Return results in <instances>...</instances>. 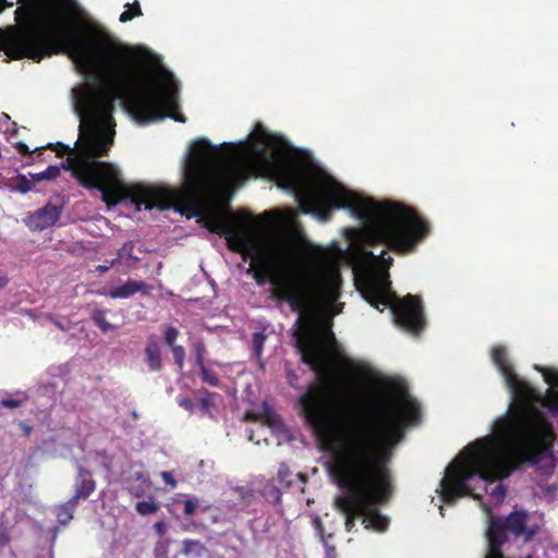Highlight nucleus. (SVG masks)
<instances>
[{
    "mask_svg": "<svg viewBox=\"0 0 558 558\" xmlns=\"http://www.w3.org/2000/svg\"><path fill=\"white\" fill-rule=\"evenodd\" d=\"M125 8L126 10L121 13L119 19L121 23H126L129 21H132L134 17L143 15L138 1H134L132 4H125Z\"/></svg>",
    "mask_w": 558,
    "mask_h": 558,
    "instance_id": "obj_20",
    "label": "nucleus"
},
{
    "mask_svg": "<svg viewBox=\"0 0 558 558\" xmlns=\"http://www.w3.org/2000/svg\"><path fill=\"white\" fill-rule=\"evenodd\" d=\"M267 336L263 331L254 332L252 336L253 352L257 359L262 357Z\"/></svg>",
    "mask_w": 558,
    "mask_h": 558,
    "instance_id": "obj_24",
    "label": "nucleus"
},
{
    "mask_svg": "<svg viewBox=\"0 0 558 558\" xmlns=\"http://www.w3.org/2000/svg\"><path fill=\"white\" fill-rule=\"evenodd\" d=\"M14 147L22 156H29L32 154V150L28 148V146L23 142H16L14 144ZM33 153H35L33 150Z\"/></svg>",
    "mask_w": 558,
    "mask_h": 558,
    "instance_id": "obj_36",
    "label": "nucleus"
},
{
    "mask_svg": "<svg viewBox=\"0 0 558 558\" xmlns=\"http://www.w3.org/2000/svg\"><path fill=\"white\" fill-rule=\"evenodd\" d=\"M90 318L93 320V323L102 331V332H108L112 329H114V326L111 325L107 319H106V311L105 310H101V308H94L92 314H90Z\"/></svg>",
    "mask_w": 558,
    "mask_h": 558,
    "instance_id": "obj_18",
    "label": "nucleus"
},
{
    "mask_svg": "<svg viewBox=\"0 0 558 558\" xmlns=\"http://www.w3.org/2000/svg\"><path fill=\"white\" fill-rule=\"evenodd\" d=\"M507 387L509 388L512 399L521 407H526L534 400H537L535 390L521 379L515 373L505 378Z\"/></svg>",
    "mask_w": 558,
    "mask_h": 558,
    "instance_id": "obj_9",
    "label": "nucleus"
},
{
    "mask_svg": "<svg viewBox=\"0 0 558 558\" xmlns=\"http://www.w3.org/2000/svg\"><path fill=\"white\" fill-rule=\"evenodd\" d=\"M313 523H314V526H315L317 533L319 534L320 541L327 547L328 554H330L331 551L335 553V550H336L335 546H329L327 544V539H326V536H325V530H324V525H323L322 520L318 517H316L313 520Z\"/></svg>",
    "mask_w": 558,
    "mask_h": 558,
    "instance_id": "obj_31",
    "label": "nucleus"
},
{
    "mask_svg": "<svg viewBox=\"0 0 558 558\" xmlns=\"http://www.w3.org/2000/svg\"><path fill=\"white\" fill-rule=\"evenodd\" d=\"M281 180L294 190L300 213L328 221L335 209H350L361 220V227L345 230L355 255L369 263L356 277V289L374 308L389 307L398 327L418 336L426 326L421 298L407 294L399 299L391 290L388 274L393 258L385 257L386 250L375 255L367 247L384 244L398 254L412 253L430 233L429 222L404 204L360 197L327 173L313 174L302 186L291 170H283Z\"/></svg>",
    "mask_w": 558,
    "mask_h": 558,
    "instance_id": "obj_3",
    "label": "nucleus"
},
{
    "mask_svg": "<svg viewBox=\"0 0 558 558\" xmlns=\"http://www.w3.org/2000/svg\"><path fill=\"white\" fill-rule=\"evenodd\" d=\"M13 2H9L8 0H0V12H2L4 9L12 8Z\"/></svg>",
    "mask_w": 558,
    "mask_h": 558,
    "instance_id": "obj_43",
    "label": "nucleus"
},
{
    "mask_svg": "<svg viewBox=\"0 0 558 558\" xmlns=\"http://www.w3.org/2000/svg\"><path fill=\"white\" fill-rule=\"evenodd\" d=\"M170 349L173 355L174 364L180 369H182L185 361V349L181 344L171 347Z\"/></svg>",
    "mask_w": 558,
    "mask_h": 558,
    "instance_id": "obj_29",
    "label": "nucleus"
},
{
    "mask_svg": "<svg viewBox=\"0 0 558 558\" xmlns=\"http://www.w3.org/2000/svg\"><path fill=\"white\" fill-rule=\"evenodd\" d=\"M380 504H372L368 509L363 513L362 523L365 529H373L378 532H384L388 527L389 521L387 517L383 515L378 509Z\"/></svg>",
    "mask_w": 558,
    "mask_h": 558,
    "instance_id": "obj_12",
    "label": "nucleus"
},
{
    "mask_svg": "<svg viewBox=\"0 0 558 558\" xmlns=\"http://www.w3.org/2000/svg\"><path fill=\"white\" fill-rule=\"evenodd\" d=\"M492 495L496 497L497 500H502L506 496V488L502 484L497 485L494 489Z\"/></svg>",
    "mask_w": 558,
    "mask_h": 558,
    "instance_id": "obj_39",
    "label": "nucleus"
},
{
    "mask_svg": "<svg viewBox=\"0 0 558 558\" xmlns=\"http://www.w3.org/2000/svg\"><path fill=\"white\" fill-rule=\"evenodd\" d=\"M302 362L313 369L319 384L308 385L299 403L305 422L323 440L332 441L330 473L342 495L335 507L344 515L351 532L372 504H386L393 494L389 462L393 448L403 439L409 424L421 420L418 403L408 395L399 398L377 397L365 412L344 415L335 433V414L342 390L338 384L354 371L352 364L336 369L328 348L336 343L330 326L316 331L308 323L295 333Z\"/></svg>",
    "mask_w": 558,
    "mask_h": 558,
    "instance_id": "obj_2",
    "label": "nucleus"
},
{
    "mask_svg": "<svg viewBox=\"0 0 558 558\" xmlns=\"http://www.w3.org/2000/svg\"><path fill=\"white\" fill-rule=\"evenodd\" d=\"M2 117H3L4 119H7V120H9V119H10V117H9L7 113H2Z\"/></svg>",
    "mask_w": 558,
    "mask_h": 558,
    "instance_id": "obj_47",
    "label": "nucleus"
},
{
    "mask_svg": "<svg viewBox=\"0 0 558 558\" xmlns=\"http://www.w3.org/2000/svg\"><path fill=\"white\" fill-rule=\"evenodd\" d=\"M135 509L141 515H149V514L156 513L159 509V506L157 502H155L151 499L150 500H142V501L136 502Z\"/></svg>",
    "mask_w": 558,
    "mask_h": 558,
    "instance_id": "obj_23",
    "label": "nucleus"
},
{
    "mask_svg": "<svg viewBox=\"0 0 558 558\" xmlns=\"http://www.w3.org/2000/svg\"><path fill=\"white\" fill-rule=\"evenodd\" d=\"M178 404L183 408L184 410L189 411V412H193L194 411V402L192 401V399L190 398H186V397H182V398H179L178 399Z\"/></svg>",
    "mask_w": 558,
    "mask_h": 558,
    "instance_id": "obj_34",
    "label": "nucleus"
},
{
    "mask_svg": "<svg viewBox=\"0 0 558 558\" xmlns=\"http://www.w3.org/2000/svg\"><path fill=\"white\" fill-rule=\"evenodd\" d=\"M193 350L195 354V363L198 367L205 365L206 345L203 341L198 340L193 343Z\"/></svg>",
    "mask_w": 558,
    "mask_h": 558,
    "instance_id": "obj_25",
    "label": "nucleus"
},
{
    "mask_svg": "<svg viewBox=\"0 0 558 558\" xmlns=\"http://www.w3.org/2000/svg\"><path fill=\"white\" fill-rule=\"evenodd\" d=\"M48 318L53 323V325L58 329H60L62 331L66 330L65 326L60 320H58L56 317H53L52 315H48Z\"/></svg>",
    "mask_w": 558,
    "mask_h": 558,
    "instance_id": "obj_42",
    "label": "nucleus"
},
{
    "mask_svg": "<svg viewBox=\"0 0 558 558\" xmlns=\"http://www.w3.org/2000/svg\"><path fill=\"white\" fill-rule=\"evenodd\" d=\"M220 149L207 138H198L191 144L184 170L185 183L177 194L187 216L204 218L211 232L226 236L231 251L242 254L244 259L250 257L246 272L252 274L259 286L269 280L274 298L287 302L293 312L302 313L310 304L318 303L332 306V315L340 314L343 304L335 305L341 288L338 271L318 266L298 272L282 271L289 256L264 248L248 234L254 219L251 215L205 214L206 204L217 198L228 183L242 184L247 179V171L242 166L220 168Z\"/></svg>",
    "mask_w": 558,
    "mask_h": 558,
    "instance_id": "obj_4",
    "label": "nucleus"
},
{
    "mask_svg": "<svg viewBox=\"0 0 558 558\" xmlns=\"http://www.w3.org/2000/svg\"><path fill=\"white\" fill-rule=\"evenodd\" d=\"M9 282V279L5 276H0V289L4 288Z\"/></svg>",
    "mask_w": 558,
    "mask_h": 558,
    "instance_id": "obj_44",
    "label": "nucleus"
},
{
    "mask_svg": "<svg viewBox=\"0 0 558 558\" xmlns=\"http://www.w3.org/2000/svg\"><path fill=\"white\" fill-rule=\"evenodd\" d=\"M198 502L199 500L196 497L182 500L181 504L183 505L184 515L192 517L195 513L196 508L198 507Z\"/></svg>",
    "mask_w": 558,
    "mask_h": 558,
    "instance_id": "obj_30",
    "label": "nucleus"
},
{
    "mask_svg": "<svg viewBox=\"0 0 558 558\" xmlns=\"http://www.w3.org/2000/svg\"><path fill=\"white\" fill-rule=\"evenodd\" d=\"M532 536V533H527L526 538L529 539Z\"/></svg>",
    "mask_w": 558,
    "mask_h": 558,
    "instance_id": "obj_48",
    "label": "nucleus"
},
{
    "mask_svg": "<svg viewBox=\"0 0 558 558\" xmlns=\"http://www.w3.org/2000/svg\"><path fill=\"white\" fill-rule=\"evenodd\" d=\"M95 489L96 482L93 480L92 472L84 466H78L74 483V495L71 499L78 504L81 499H87Z\"/></svg>",
    "mask_w": 558,
    "mask_h": 558,
    "instance_id": "obj_10",
    "label": "nucleus"
},
{
    "mask_svg": "<svg viewBox=\"0 0 558 558\" xmlns=\"http://www.w3.org/2000/svg\"><path fill=\"white\" fill-rule=\"evenodd\" d=\"M9 543V537L5 534H0V544L5 545Z\"/></svg>",
    "mask_w": 558,
    "mask_h": 558,
    "instance_id": "obj_45",
    "label": "nucleus"
},
{
    "mask_svg": "<svg viewBox=\"0 0 558 558\" xmlns=\"http://www.w3.org/2000/svg\"><path fill=\"white\" fill-rule=\"evenodd\" d=\"M555 440L551 424L537 410L500 417L494 434L470 442L446 470L439 495L444 502L471 494L468 482L504 480L525 464H538Z\"/></svg>",
    "mask_w": 558,
    "mask_h": 558,
    "instance_id": "obj_5",
    "label": "nucleus"
},
{
    "mask_svg": "<svg viewBox=\"0 0 558 558\" xmlns=\"http://www.w3.org/2000/svg\"><path fill=\"white\" fill-rule=\"evenodd\" d=\"M78 504L71 498L57 509V520L59 524L66 525L72 519Z\"/></svg>",
    "mask_w": 558,
    "mask_h": 558,
    "instance_id": "obj_16",
    "label": "nucleus"
},
{
    "mask_svg": "<svg viewBox=\"0 0 558 558\" xmlns=\"http://www.w3.org/2000/svg\"><path fill=\"white\" fill-rule=\"evenodd\" d=\"M134 243L132 241H128L123 244V246L119 250L120 256H128L130 258L133 257Z\"/></svg>",
    "mask_w": 558,
    "mask_h": 558,
    "instance_id": "obj_33",
    "label": "nucleus"
},
{
    "mask_svg": "<svg viewBox=\"0 0 558 558\" xmlns=\"http://www.w3.org/2000/svg\"><path fill=\"white\" fill-rule=\"evenodd\" d=\"M61 169H63L61 166H49L46 170L39 173L31 174V177L36 182L52 180L60 175Z\"/></svg>",
    "mask_w": 558,
    "mask_h": 558,
    "instance_id": "obj_21",
    "label": "nucleus"
},
{
    "mask_svg": "<svg viewBox=\"0 0 558 558\" xmlns=\"http://www.w3.org/2000/svg\"><path fill=\"white\" fill-rule=\"evenodd\" d=\"M296 476L302 481V482H305L306 481V475L303 474V473H298Z\"/></svg>",
    "mask_w": 558,
    "mask_h": 558,
    "instance_id": "obj_46",
    "label": "nucleus"
},
{
    "mask_svg": "<svg viewBox=\"0 0 558 558\" xmlns=\"http://www.w3.org/2000/svg\"><path fill=\"white\" fill-rule=\"evenodd\" d=\"M266 496L268 498H271V501L275 504V505H278L281 502V492L278 487L276 486H270L267 490H266Z\"/></svg>",
    "mask_w": 558,
    "mask_h": 558,
    "instance_id": "obj_32",
    "label": "nucleus"
},
{
    "mask_svg": "<svg viewBox=\"0 0 558 558\" xmlns=\"http://www.w3.org/2000/svg\"><path fill=\"white\" fill-rule=\"evenodd\" d=\"M22 3L14 12L15 21L24 23L14 35L4 36L0 48L13 60L44 58L65 52L82 73L102 74L104 80H94L72 90L75 112L81 118L80 135L72 149L63 143L36 147L43 154L49 148L62 157L64 170L85 189L101 192L108 207L130 199L146 209L169 208L174 194L163 187L135 184L126 187L120 180L118 168L100 158L108 156L114 137V101L121 100L124 110L138 123L172 118L174 116L177 86L171 74L153 76L141 81L133 72L134 51L131 47L105 36L96 40L90 36L88 23H72L64 15L48 14L40 0H19Z\"/></svg>",
    "mask_w": 558,
    "mask_h": 558,
    "instance_id": "obj_1",
    "label": "nucleus"
},
{
    "mask_svg": "<svg viewBox=\"0 0 558 558\" xmlns=\"http://www.w3.org/2000/svg\"><path fill=\"white\" fill-rule=\"evenodd\" d=\"M61 216V207L48 203L27 217L26 225L33 231H43L52 227Z\"/></svg>",
    "mask_w": 558,
    "mask_h": 558,
    "instance_id": "obj_7",
    "label": "nucleus"
},
{
    "mask_svg": "<svg viewBox=\"0 0 558 558\" xmlns=\"http://www.w3.org/2000/svg\"><path fill=\"white\" fill-rule=\"evenodd\" d=\"M253 137L258 141L260 144L263 145H266V146H269V147H274L276 149H278V147L276 146V142H277V138L270 134L264 126L263 124L260 123H257L254 128V131L252 133ZM279 142L282 143V145H286V141L283 138H278Z\"/></svg>",
    "mask_w": 558,
    "mask_h": 558,
    "instance_id": "obj_15",
    "label": "nucleus"
},
{
    "mask_svg": "<svg viewBox=\"0 0 558 558\" xmlns=\"http://www.w3.org/2000/svg\"><path fill=\"white\" fill-rule=\"evenodd\" d=\"M145 362L149 372H159L162 368L161 349L155 338H150L145 347Z\"/></svg>",
    "mask_w": 558,
    "mask_h": 558,
    "instance_id": "obj_13",
    "label": "nucleus"
},
{
    "mask_svg": "<svg viewBox=\"0 0 558 558\" xmlns=\"http://www.w3.org/2000/svg\"><path fill=\"white\" fill-rule=\"evenodd\" d=\"M206 551L205 545L198 539H184L182 543V553L185 556H202Z\"/></svg>",
    "mask_w": 558,
    "mask_h": 558,
    "instance_id": "obj_17",
    "label": "nucleus"
},
{
    "mask_svg": "<svg viewBox=\"0 0 558 558\" xmlns=\"http://www.w3.org/2000/svg\"><path fill=\"white\" fill-rule=\"evenodd\" d=\"M211 396L213 395L210 392H206V395L201 399V407L202 410L205 412L209 411V408L211 405Z\"/></svg>",
    "mask_w": 558,
    "mask_h": 558,
    "instance_id": "obj_40",
    "label": "nucleus"
},
{
    "mask_svg": "<svg viewBox=\"0 0 558 558\" xmlns=\"http://www.w3.org/2000/svg\"><path fill=\"white\" fill-rule=\"evenodd\" d=\"M291 476H292V473H291L289 466L286 463H281L278 469L279 483L284 485L286 487H290L292 485Z\"/></svg>",
    "mask_w": 558,
    "mask_h": 558,
    "instance_id": "obj_27",
    "label": "nucleus"
},
{
    "mask_svg": "<svg viewBox=\"0 0 558 558\" xmlns=\"http://www.w3.org/2000/svg\"><path fill=\"white\" fill-rule=\"evenodd\" d=\"M526 512L513 511L508 517H490L486 532L487 554L485 558H506L501 547L508 541V533L515 536L525 534Z\"/></svg>",
    "mask_w": 558,
    "mask_h": 558,
    "instance_id": "obj_6",
    "label": "nucleus"
},
{
    "mask_svg": "<svg viewBox=\"0 0 558 558\" xmlns=\"http://www.w3.org/2000/svg\"><path fill=\"white\" fill-rule=\"evenodd\" d=\"M492 359L504 378L514 373L513 366L508 360L507 351L504 347L497 345L492 350Z\"/></svg>",
    "mask_w": 558,
    "mask_h": 558,
    "instance_id": "obj_14",
    "label": "nucleus"
},
{
    "mask_svg": "<svg viewBox=\"0 0 558 558\" xmlns=\"http://www.w3.org/2000/svg\"><path fill=\"white\" fill-rule=\"evenodd\" d=\"M526 558H531V557L529 556V557H526Z\"/></svg>",
    "mask_w": 558,
    "mask_h": 558,
    "instance_id": "obj_49",
    "label": "nucleus"
},
{
    "mask_svg": "<svg viewBox=\"0 0 558 558\" xmlns=\"http://www.w3.org/2000/svg\"><path fill=\"white\" fill-rule=\"evenodd\" d=\"M119 262V258H114L110 262H108V264H105V265H98L96 268H95V271L99 272V274H105L107 272L112 266H114L117 263Z\"/></svg>",
    "mask_w": 558,
    "mask_h": 558,
    "instance_id": "obj_38",
    "label": "nucleus"
},
{
    "mask_svg": "<svg viewBox=\"0 0 558 558\" xmlns=\"http://www.w3.org/2000/svg\"><path fill=\"white\" fill-rule=\"evenodd\" d=\"M161 478L163 482L168 485H170L172 488L177 486V481L174 480L173 475L168 471H162L160 473Z\"/></svg>",
    "mask_w": 558,
    "mask_h": 558,
    "instance_id": "obj_35",
    "label": "nucleus"
},
{
    "mask_svg": "<svg viewBox=\"0 0 558 558\" xmlns=\"http://www.w3.org/2000/svg\"><path fill=\"white\" fill-rule=\"evenodd\" d=\"M28 397L25 392L17 391L14 396H8L0 400V407L8 409H17L27 401Z\"/></svg>",
    "mask_w": 558,
    "mask_h": 558,
    "instance_id": "obj_19",
    "label": "nucleus"
},
{
    "mask_svg": "<svg viewBox=\"0 0 558 558\" xmlns=\"http://www.w3.org/2000/svg\"><path fill=\"white\" fill-rule=\"evenodd\" d=\"M543 375L545 383L551 388L547 389L542 405L551 416H558V369L536 367Z\"/></svg>",
    "mask_w": 558,
    "mask_h": 558,
    "instance_id": "obj_8",
    "label": "nucleus"
},
{
    "mask_svg": "<svg viewBox=\"0 0 558 558\" xmlns=\"http://www.w3.org/2000/svg\"><path fill=\"white\" fill-rule=\"evenodd\" d=\"M154 530L159 537H162L167 532V524L163 521H157L154 524Z\"/></svg>",
    "mask_w": 558,
    "mask_h": 558,
    "instance_id": "obj_41",
    "label": "nucleus"
},
{
    "mask_svg": "<svg viewBox=\"0 0 558 558\" xmlns=\"http://www.w3.org/2000/svg\"><path fill=\"white\" fill-rule=\"evenodd\" d=\"M34 180H29L24 174H17L15 178V184L19 192L22 194L28 193L34 187Z\"/></svg>",
    "mask_w": 558,
    "mask_h": 558,
    "instance_id": "obj_26",
    "label": "nucleus"
},
{
    "mask_svg": "<svg viewBox=\"0 0 558 558\" xmlns=\"http://www.w3.org/2000/svg\"><path fill=\"white\" fill-rule=\"evenodd\" d=\"M137 292L148 294V284L144 281L129 279L125 283L110 290L107 295L111 299H128Z\"/></svg>",
    "mask_w": 558,
    "mask_h": 558,
    "instance_id": "obj_11",
    "label": "nucleus"
},
{
    "mask_svg": "<svg viewBox=\"0 0 558 558\" xmlns=\"http://www.w3.org/2000/svg\"><path fill=\"white\" fill-rule=\"evenodd\" d=\"M245 417L247 420H251V421H254V422H257V421H260V420H264L267 421V423L270 424V421H269V417H268V414L265 413V414H257V413H253V412H247L245 414Z\"/></svg>",
    "mask_w": 558,
    "mask_h": 558,
    "instance_id": "obj_37",
    "label": "nucleus"
},
{
    "mask_svg": "<svg viewBox=\"0 0 558 558\" xmlns=\"http://www.w3.org/2000/svg\"><path fill=\"white\" fill-rule=\"evenodd\" d=\"M179 335H180V332H179L178 328H175L173 326L166 327V329L163 331V343L169 348L177 345L175 341H177Z\"/></svg>",
    "mask_w": 558,
    "mask_h": 558,
    "instance_id": "obj_28",
    "label": "nucleus"
},
{
    "mask_svg": "<svg viewBox=\"0 0 558 558\" xmlns=\"http://www.w3.org/2000/svg\"><path fill=\"white\" fill-rule=\"evenodd\" d=\"M198 368H199L201 378L204 383H206L213 387H218L220 385V379L216 372L209 369L208 367H206V365H203Z\"/></svg>",
    "mask_w": 558,
    "mask_h": 558,
    "instance_id": "obj_22",
    "label": "nucleus"
}]
</instances>
